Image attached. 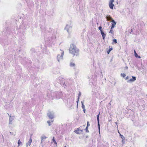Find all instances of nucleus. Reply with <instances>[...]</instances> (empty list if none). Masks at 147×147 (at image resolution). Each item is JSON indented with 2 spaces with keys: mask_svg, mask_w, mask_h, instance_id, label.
<instances>
[{
  "mask_svg": "<svg viewBox=\"0 0 147 147\" xmlns=\"http://www.w3.org/2000/svg\"><path fill=\"white\" fill-rule=\"evenodd\" d=\"M79 50L76 47L75 45L71 44L70 45L69 49V53L73 56H77L78 55Z\"/></svg>",
  "mask_w": 147,
  "mask_h": 147,
  "instance_id": "nucleus-1",
  "label": "nucleus"
},
{
  "mask_svg": "<svg viewBox=\"0 0 147 147\" xmlns=\"http://www.w3.org/2000/svg\"><path fill=\"white\" fill-rule=\"evenodd\" d=\"M60 50L61 51V55L58 54L57 56V59L59 62H60L63 60V56L64 55V51L61 50Z\"/></svg>",
  "mask_w": 147,
  "mask_h": 147,
  "instance_id": "nucleus-2",
  "label": "nucleus"
},
{
  "mask_svg": "<svg viewBox=\"0 0 147 147\" xmlns=\"http://www.w3.org/2000/svg\"><path fill=\"white\" fill-rule=\"evenodd\" d=\"M72 28V26L71 25V24H67L65 28V29L66 30L68 33L69 34L71 33Z\"/></svg>",
  "mask_w": 147,
  "mask_h": 147,
  "instance_id": "nucleus-3",
  "label": "nucleus"
},
{
  "mask_svg": "<svg viewBox=\"0 0 147 147\" xmlns=\"http://www.w3.org/2000/svg\"><path fill=\"white\" fill-rule=\"evenodd\" d=\"M54 113L53 112L49 111L48 113H47L48 116L51 119H52L54 118Z\"/></svg>",
  "mask_w": 147,
  "mask_h": 147,
  "instance_id": "nucleus-4",
  "label": "nucleus"
},
{
  "mask_svg": "<svg viewBox=\"0 0 147 147\" xmlns=\"http://www.w3.org/2000/svg\"><path fill=\"white\" fill-rule=\"evenodd\" d=\"M114 1V0H110L109 3V6L110 8L112 9H113V7L114 6V5L113 3V2Z\"/></svg>",
  "mask_w": 147,
  "mask_h": 147,
  "instance_id": "nucleus-5",
  "label": "nucleus"
},
{
  "mask_svg": "<svg viewBox=\"0 0 147 147\" xmlns=\"http://www.w3.org/2000/svg\"><path fill=\"white\" fill-rule=\"evenodd\" d=\"M100 114V112H99V114L97 116V119L98 122V126L99 130V134H100V125L99 122V117Z\"/></svg>",
  "mask_w": 147,
  "mask_h": 147,
  "instance_id": "nucleus-6",
  "label": "nucleus"
},
{
  "mask_svg": "<svg viewBox=\"0 0 147 147\" xmlns=\"http://www.w3.org/2000/svg\"><path fill=\"white\" fill-rule=\"evenodd\" d=\"M32 136V134H31L29 141H28V142L26 144V146L27 147L28 146H30V144L32 142V137H31Z\"/></svg>",
  "mask_w": 147,
  "mask_h": 147,
  "instance_id": "nucleus-7",
  "label": "nucleus"
},
{
  "mask_svg": "<svg viewBox=\"0 0 147 147\" xmlns=\"http://www.w3.org/2000/svg\"><path fill=\"white\" fill-rule=\"evenodd\" d=\"M136 80V78L135 76H132V78H131L127 81L128 82H133Z\"/></svg>",
  "mask_w": 147,
  "mask_h": 147,
  "instance_id": "nucleus-8",
  "label": "nucleus"
},
{
  "mask_svg": "<svg viewBox=\"0 0 147 147\" xmlns=\"http://www.w3.org/2000/svg\"><path fill=\"white\" fill-rule=\"evenodd\" d=\"M9 124H11L13 120L14 119V117L12 116L11 117V116H9Z\"/></svg>",
  "mask_w": 147,
  "mask_h": 147,
  "instance_id": "nucleus-9",
  "label": "nucleus"
},
{
  "mask_svg": "<svg viewBox=\"0 0 147 147\" xmlns=\"http://www.w3.org/2000/svg\"><path fill=\"white\" fill-rule=\"evenodd\" d=\"M82 131V130L80 129L79 128H78L77 129L75 130L74 131V132L77 134H81Z\"/></svg>",
  "mask_w": 147,
  "mask_h": 147,
  "instance_id": "nucleus-10",
  "label": "nucleus"
},
{
  "mask_svg": "<svg viewBox=\"0 0 147 147\" xmlns=\"http://www.w3.org/2000/svg\"><path fill=\"white\" fill-rule=\"evenodd\" d=\"M111 22H112V26L111 28H113L115 27V25L116 24V22L113 20H112Z\"/></svg>",
  "mask_w": 147,
  "mask_h": 147,
  "instance_id": "nucleus-11",
  "label": "nucleus"
},
{
  "mask_svg": "<svg viewBox=\"0 0 147 147\" xmlns=\"http://www.w3.org/2000/svg\"><path fill=\"white\" fill-rule=\"evenodd\" d=\"M101 32V34L102 36V38L103 40H104L106 36V34L104 33V32L102 31H101V32Z\"/></svg>",
  "mask_w": 147,
  "mask_h": 147,
  "instance_id": "nucleus-12",
  "label": "nucleus"
},
{
  "mask_svg": "<svg viewBox=\"0 0 147 147\" xmlns=\"http://www.w3.org/2000/svg\"><path fill=\"white\" fill-rule=\"evenodd\" d=\"M120 136H121V137L122 138V143L123 144H124V141L123 142V141H124V139H125V137H124V136L121 135L120 134Z\"/></svg>",
  "mask_w": 147,
  "mask_h": 147,
  "instance_id": "nucleus-13",
  "label": "nucleus"
},
{
  "mask_svg": "<svg viewBox=\"0 0 147 147\" xmlns=\"http://www.w3.org/2000/svg\"><path fill=\"white\" fill-rule=\"evenodd\" d=\"M106 18L108 21H110L111 20H113L112 18L110 16H106Z\"/></svg>",
  "mask_w": 147,
  "mask_h": 147,
  "instance_id": "nucleus-14",
  "label": "nucleus"
},
{
  "mask_svg": "<svg viewBox=\"0 0 147 147\" xmlns=\"http://www.w3.org/2000/svg\"><path fill=\"white\" fill-rule=\"evenodd\" d=\"M70 65L71 67H75V64L73 62H71L70 64Z\"/></svg>",
  "mask_w": 147,
  "mask_h": 147,
  "instance_id": "nucleus-15",
  "label": "nucleus"
},
{
  "mask_svg": "<svg viewBox=\"0 0 147 147\" xmlns=\"http://www.w3.org/2000/svg\"><path fill=\"white\" fill-rule=\"evenodd\" d=\"M109 33H111L112 34H113V28H111V30L109 31Z\"/></svg>",
  "mask_w": 147,
  "mask_h": 147,
  "instance_id": "nucleus-16",
  "label": "nucleus"
},
{
  "mask_svg": "<svg viewBox=\"0 0 147 147\" xmlns=\"http://www.w3.org/2000/svg\"><path fill=\"white\" fill-rule=\"evenodd\" d=\"M81 103H82V108L83 109H84V108H85V106L84 105V102H83V101H82L81 102Z\"/></svg>",
  "mask_w": 147,
  "mask_h": 147,
  "instance_id": "nucleus-17",
  "label": "nucleus"
},
{
  "mask_svg": "<svg viewBox=\"0 0 147 147\" xmlns=\"http://www.w3.org/2000/svg\"><path fill=\"white\" fill-rule=\"evenodd\" d=\"M46 138V137L45 136H42L41 138V142H42V140H43V139H45Z\"/></svg>",
  "mask_w": 147,
  "mask_h": 147,
  "instance_id": "nucleus-18",
  "label": "nucleus"
},
{
  "mask_svg": "<svg viewBox=\"0 0 147 147\" xmlns=\"http://www.w3.org/2000/svg\"><path fill=\"white\" fill-rule=\"evenodd\" d=\"M18 146H19L20 144L22 145V142L20 141V140H18Z\"/></svg>",
  "mask_w": 147,
  "mask_h": 147,
  "instance_id": "nucleus-19",
  "label": "nucleus"
},
{
  "mask_svg": "<svg viewBox=\"0 0 147 147\" xmlns=\"http://www.w3.org/2000/svg\"><path fill=\"white\" fill-rule=\"evenodd\" d=\"M52 140H53V142L55 144H57V143L56 142V141H55V140L54 139V137H53V138Z\"/></svg>",
  "mask_w": 147,
  "mask_h": 147,
  "instance_id": "nucleus-20",
  "label": "nucleus"
},
{
  "mask_svg": "<svg viewBox=\"0 0 147 147\" xmlns=\"http://www.w3.org/2000/svg\"><path fill=\"white\" fill-rule=\"evenodd\" d=\"M81 92H79L78 96V99H79L80 97L81 96Z\"/></svg>",
  "mask_w": 147,
  "mask_h": 147,
  "instance_id": "nucleus-21",
  "label": "nucleus"
},
{
  "mask_svg": "<svg viewBox=\"0 0 147 147\" xmlns=\"http://www.w3.org/2000/svg\"><path fill=\"white\" fill-rule=\"evenodd\" d=\"M112 50V48H110L109 49V50H108L107 51V53L108 54H109L110 52L111 51V50Z\"/></svg>",
  "mask_w": 147,
  "mask_h": 147,
  "instance_id": "nucleus-22",
  "label": "nucleus"
},
{
  "mask_svg": "<svg viewBox=\"0 0 147 147\" xmlns=\"http://www.w3.org/2000/svg\"><path fill=\"white\" fill-rule=\"evenodd\" d=\"M113 42H114L115 44L117 43V40L115 39H113Z\"/></svg>",
  "mask_w": 147,
  "mask_h": 147,
  "instance_id": "nucleus-23",
  "label": "nucleus"
},
{
  "mask_svg": "<svg viewBox=\"0 0 147 147\" xmlns=\"http://www.w3.org/2000/svg\"><path fill=\"white\" fill-rule=\"evenodd\" d=\"M121 76L123 78L125 77L126 76V75L124 74H121Z\"/></svg>",
  "mask_w": 147,
  "mask_h": 147,
  "instance_id": "nucleus-24",
  "label": "nucleus"
},
{
  "mask_svg": "<svg viewBox=\"0 0 147 147\" xmlns=\"http://www.w3.org/2000/svg\"><path fill=\"white\" fill-rule=\"evenodd\" d=\"M135 56L136 57H138V55L136 53L135 51H134Z\"/></svg>",
  "mask_w": 147,
  "mask_h": 147,
  "instance_id": "nucleus-25",
  "label": "nucleus"
},
{
  "mask_svg": "<svg viewBox=\"0 0 147 147\" xmlns=\"http://www.w3.org/2000/svg\"><path fill=\"white\" fill-rule=\"evenodd\" d=\"M47 123H48L49 126L51 125L50 121H47Z\"/></svg>",
  "mask_w": 147,
  "mask_h": 147,
  "instance_id": "nucleus-26",
  "label": "nucleus"
},
{
  "mask_svg": "<svg viewBox=\"0 0 147 147\" xmlns=\"http://www.w3.org/2000/svg\"><path fill=\"white\" fill-rule=\"evenodd\" d=\"M102 28V27L100 26L99 27H98V29L100 30V32H101V31H102V30H101Z\"/></svg>",
  "mask_w": 147,
  "mask_h": 147,
  "instance_id": "nucleus-27",
  "label": "nucleus"
},
{
  "mask_svg": "<svg viewBox=\"0 0 147 147\" xmlns=\"http://www.w3.org/2000/svg\"><path fill=\"white\" fill-rule=\"evenodd\" d=\"M88 127H86L85 129L86 130V132H89V131L88 130Z\"/></svg>",
  "mask_w": 147,
  "mask_h": 147,
  "instance_id": "nucleus-28",
  "label": "nucleus"
},
{
  "mask_svg": "<svg viewBox=\"0 0 147 147\" xmlns=\"http://www.w3.org/2000/svg\"><path fill=\"white\" fill-rule=\"evenodd\" d=\"M90 125V124H89V122L88 121L87 122V127H88Z\"/></svg>",
  "mask_w": 147,
  "mask_h": 147,
  "instance_id": "nucleus-29",
  "label": "nucleus"
},
{
  "mask_svg": "<svg viewBox=\"0 0 147 147\" xmlns=\"http://www.w3.org/2000/svg\"><path fill=\"white\" fill-rule=\"evenodd\" d=\"M79 100V99H78V100L77 101V107H78V102Z\"/></svg>",
  "mask_w": 147,
  "mask_h": 147,
  "instance_id": "nucleus-30",
  "label": "nucleus"
},
{
  "mask_svg": "<svg viewBox=\"0 0 147 147\" xmlns=\"http://www.w3.org/2000/svg\"><path fill=\"white\" fill-rule=\"evenodd\" d=\"M129 77L128 76H127L125 78V79L126 80H127L129 79Z\"/></svg>",
  "mask_w": 147,
  "mask_h": 147,
  "instance_id": "nucleus-31",
  "label": "nucleus"
},
{
  "mask_svg": "<svg viewBox=\"0 0 147 147\" xmlns=\"http://www.w3.org/2000/svg\"><path fill=\"white\" fill-rule=\"evenodd\" d=\"M83 111H84V113H85V111H86L85 109V108L83 109Z\"/></svg>",
  "mask_w": 147,
  "mask_h": 147,
  "instance_id": "nucleus-32",
  "label": "nucleus"
},
{
  "mask_svg": "<svg viewBox=\"0 0 147 147\" xmlns=\"http://www.w3.org/2000/svg\"><path fill=\"white\" fill-rule=\"evenodd\" d=\"M10 133L11 134V135H13V134L12 132H10Z\"/></svg>",
  "mask_w": 147,
  "mask_h": 147,
  "instance_id": "nucleus-33",
  "label": "nucleus"
},
{
  "mask_svg": "<svg viewBox=\"0 0 147 147\" xmlns=\"http://www.w3.org/2000/svg\"><path fill=\"white\" fill-rule=\"evenodd\" d=\"M138 57L140 58H141V57L140 56L138 55Z\"/></svg>",
  "mask_w": 147,
  "mask_h": 147,
  "instance_id": "nucleus-34",
  "label": "nucleus"
},
{
  "mask_svg": "<svg viewBox=\"0 0 147 147\" xmlns=\"http://www.w3.org/2000/svg\"><path fill=\"white\" fill-rule=\"evenodd\" d=\"M115 123H116V124L117 125V122H115Z\"/></svg>",
  "mask_w": 147,
  "mask_h": 147,
  "instance_id": "nucleus-35",
  "label": "nucleus"
},
{
  "mask_svg": "<svg viewBox=\"0 0 147 147\" xmlns=\"http://www.w3.org/2000/svg\"><path fill=\"white\" fill-rule=\"evenodd\" d=\"M118 132L119 134H120V133H119V131H118Z\"/></svg>",
  "mask_w": 147,
  "mask_h": 147,
  "instance_id": "nucleus-36",
  "label": "nucleus"
},
{
  "mask_svg": "<svg viewBox=\"0 0 147 147\" xmlns=\"http://www.w3.org/2000/svg\"><path fill=\"white\" fill-rule=\"evenodd\" d=\"M64 147H66V146H65Z\"/></svg>",
  "mask_w": 147,
  "mask_h": 147,
  "instance_id": "nucleus-37",
  "label": "nucleus"
},
{
  "mask_svg": "<svg viewBox=\"0 0 147 147\" xmlns=\"http://www.w3.org/2000/svg\"><path fill=\"white\" fill-rule=\"evenodd\" d=\"M127 68H127V67H126V68H127Z\"/></svg>",
  "mask_w": 147,
  "mask_h": 147,
  "instance_id": "nucleus-38",
  "label": "nucleus"
},
{
  "mask_svg": "<svg viewBox=\"0 0 147 147\" xmlns=\"http://www.w3.org/2000/svg\"><path fill=\"white\" fill-rule=\"evenodd\" d=\"M127 68H127V67H126V68H127Z\"/></svg>",
  "mask_w": 147,
  "mask_h": 147,
  "instance_id": "nucleus-39",
  "label": "nucleus"
}]
</instances>
